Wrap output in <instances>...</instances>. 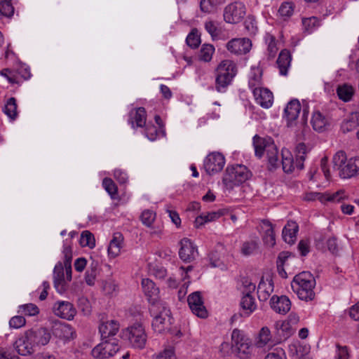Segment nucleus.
I'll use <instances>...</instances> for the list:
<instances>
[{"instance_id": "f257e3e1", "label": "nucleus", "mask_w": 359, "mask_h": 359, "mask_svg": "<svg viewBox=\"0 0 359 359\" xmlns=\"http://www.w3.org/2000/svg\"><path fill=\"white\" fill-rule=\"evenodd\" d=\"M316 286V280L313 274L309 271H303L296 275L292 282V288L298 297L306 302L311 301L315 298L313 289Z\"/></svg>"}, {"instance_id": "f03ea898", "label": "nucleus", "mask_w": 359, "mask_h": 359, "mask_svg": "<svg viewBox=\"0 0 359 359\" xmlns=\"http://www.w3.org/2000/svg\"><path fill=\"white\" fill-rule=\"evenodd\" d=\"M308 153L307 147L304 143H299L295 149V161L292 154L287 149L282 150V166L285 172H292L294 168L299 170L304 168V161Z\"/></svg>"}, {"instance_id": "7ed1b4c3", "label": "nucleus", "mask_w": 359, "mask_h": 359, "mask_svg": "<svg viewBox=\"0 0 359 359\" xmlns=\"http://www.w3.org/2000/svg\"><path fill=\"white\" fill-rule=\"evenodd\" d=\"M250 172L243 165L236 164L228 166L225 170L222 181L226 189H231L249 179Z\"/></svg>"}, {"instance_id": "20e7f679", "label": "nucleus", "mask_w": 359, "mask_h": 359, "mask_svg": "<svg viewBox=\"0 0 359 359\" xmlns=\"http://www.w3.org/2000/svg\"><path fill=\"white\" fill-rule=\"evenodd\" d=\"M216 72V90L218 92H223L236 74V65L231 60H223L218 65Z\"/></svg>"}, {"instance_id": "39448f33", "label": "nucleus", "mask_w": 359, "mask_h": 359, "mask_svg": "<svg viewBox=\"0 0 359 359\" xmlns=\"http://www.w3.org/2000/svg\"><path fill=\"white\" fill-rule=\"evenodd\" d=\"M142 287L147 300L151 304L150 313L155 314L158 311V305L165 304L160 299L159 289L149 278L142 279Z\"/></svg>"}, {"instance_id": "423d86ee", "label": "nucleus", "mask_w": 359, "mask_h": 359, "mask_svg": "<svg viewBox=\"0 0 359 359\" xmlns=\"http://www.w3.org/2000/svg\"><path fill=\"white\" fill-rule=\"evenodd\" d=\"M124 336L128 339L130 345L135 348L142 349L147 342V334L144 328L140 323H135L128 327L124 332Z\"/></svg>"}, {"instance_id": "0eeeda50", "label": "nucleus", "mask_w": 359, "mask_h": 359, "mask_svg": "<svg viewBox=\"0 0 359 359\" xmlns=\"http://www.w3.org/2000/svg\"><path fill=\"white\" fill-rule=\"evenodd\" d=\"M119 348L120 346L115 339L102 340L93 348L91 354L93 358L108 359L114 356Z\"/></svg>"}, {"instance_id": "6e6552de", "label": "nucleus", "mask_w": 359, "mask_h": 359, "mask_svg": "<svg viewBox=\"0 0 359 359\" xmlns=\"http://www.w3.org/2000/svg\"><path fill=\"white\" fill-rule=\"evenodd\" d=\"M231 339L233 346L238 350L239 357L241 359L249 358L253 348L250 340L245 337L241 331L237 329L233 330Z\"/></svg>"}, {"instance_id": "1a4fd4ad", "label": "nucleus", "mask_w": 359, "mask_h": 359, "mask_svg": "<svg viewBox=\"0 0 359 359\" xmlns=\"http://www.w3.org/2000/svg\"><path fill=\"white\" fill-rule=\"evenodd\" d=\"M151 315L154 316L152 327L155 332L161 333L168 327L171 320L170 311L165 304L158 305V311L155 314L151 313Z\"/></svg>"}, {"instance_id": "9d476101", "label": "nucleus", "mask_w": 359, "mask_h": 359, "mask_svg": "<svg viewBox=\"0 0 359 359\" xmlns=\"http://www.w3.org/2000/svg\"><path fill=\"white\" fill-rule=\"evenodd\" d=\"M224 165V156L219 152L209 154L203 161V168L209 175H213L221 172Z\"/></svg>"}, {"instance_id": "9b49d317", "label": "nucleus", "mask_w": 359, "mask_h": 359, "mask_svg": "<svg viewBox=\"0 0 359 359\" xmlns=\"http://www.w3.org/2000/svg\"><path fill=\"white\" fill-rule=\"evenodd\" d=\"M245 15V6L241 2L236 1L229 4L224 11V19L228 23H237Z\"/></svg>"}, {"instance_id": "f8f14e48", "label": "nucleus", "mask_w": 359, "mask_h": 359, "mask_svg": "<svg viewBox=\"0 0 359 359\" xmlns=\"http://www.w3.org/2000/svg\"><path fill=\"white\" fill-rule=\"evenodd\" d=\"M187 302L194 314L201 318H205L208 316V311L204 306L200 292H194L189 294L187 298Z\"/></svg>"}, {"instance_id": "ddd939ff", "label": "nucleus", "mask_w": 359, "mask_h": 359, "mask_svg": "<svg viewBox=\"0 0 359 359\" xmlns=\"http://www.w3.org/2000/svg\"><path fill=\"white\" fill-rule=\"evenodd\" d=\"M53 311L57 316L71 320L76 314V309L74 305L67 301H57L53 306Z\"/></svg>"}, {"instance_id": "4468645a", "label": "nucleus", "mask_w": 359, "mask_h": 359, "mask_svg": "<svg viewBox=\"0 0 359 359\" xmlns=\"http://www.w3.org/2000/svg\"><path fill=\"white\" fill-rule=\"evenodd\" d=\"M27 332L29 337V340L33 342L34 346L46 345L51 338L50 332L45 327L31 329L27 330Z\"/></svg>"}, {"instance_id": "2eb2a0df", "label": "nucleus", "mask_w": 359, "mask_h": 359, "mask_svg": "<svg viewBox=\"0 0 359 359\" xmlns=\"http://www.w3.org/2000/svg\"><path fill=\"white\" fill-rule=\"evenodd\" d=\"M179 256L185 262H191L195 259L198 255L197 250L190 239L184 238L180 241Z\"/></svg>"}, {"instance_id": "dca6fc26", "label": "nucleus", "mask_w": 359, "mask_h": 359, "mask_svg": "<svg viewBox=\"0 0 359 359\" xmlns=\"http://www.w3.org/2000/svg\"><path fill=\"white\" fill-rule=\"evenodd\" d=\"M251 46V41L249 39H233L226 43V48L232 53L243 55L250 51Z\"/></svg>"}, {"instance_id": "f3484780", "label": "nucleus", "mask_w": 359, "mask_h": 359, "mask_svg": "<svg viewBox=\"0 0 359 359\" xmlns=\"http://www.w3.org/2000/svg\"><path fill=\"white\" fill-rule=\"evenodd\" d=\"M54 287L57 292L63 294L67 289V283L64 273V266L62 262H59L55 266L53 270Z\"/></svg>"}, {"instance_id": "a211bd4d", "label": "nucleus", "mask_w": 359, "mask_h": 359, "mask_svg": "<svg viewBox=\"0 0 359 359\" xmlns=\"http://www.w3.org/2000/svg\"><path fill=\"white\" fill-rule=\"evenodd\" d=\"M14 346L17 352L21 355H30L34 352L35 346L29 340L27 331L15 341Z\"/></svg>"}, {"instance_id": "6ab92c4d", "label": "nucleus", "mask_w": 359, "mask_h": 359, "mask_svg": "<svg viewBox=\"0 0 359 359\" xmlns=\"http://www.w3.org/2000/svg\"><path fill=\"white\" fill-rule=\"evenodd\" d=\"M273 144L271 137H262L255 135L253 137V146L256 156L261 158L268 149H273Z\"/></svg>"}, {"instance_id": "aec40b11", "label": "nucleus", "mask_w": 359, "mask_h": 359, "mask_svg": "<svg viewBox=\"0 0 359 359\" xmlns=\"http://www.w3.org/2000/svg\"><path fill=\"white\" fill-rule=\"evenodd\" d=\"M271 309L280 314L287 313L291 309V302L290 299L285 296H273L270 300Z\"/></svg>"}, {"instance_id": "412c9836", "label": "nucleus", "mask_w": 359, "mask_h": 359, "mask_svg": "<svg viewBox=\"0 0 359 359\" xmlns=\"http://www.w3.org/2000/svg\"><path fill=\"white\" fill-rule=\"evenodd\" d=\"M54 336L62 339H71L75 337L74 328L69 324L62 322L55 323L53 328Z\"/></svg>"}, {"instance_id": "4be33fe9", "label": "nucleus", "mask_w": 359, "mask_h": 359, "mask_svg": "<svg viewBox=\"0 0 359 359\" xmlns=\"http://www.w3.org/2000/svg\"><path fill=\"white\" fill-rule=\"evenodd\" d=\"M253 94L257 104L264 108H269L272 105L273 96L272 93L266 88H255Z\"/></svg>"}, {"instance_id": "5701e85b", "label": "nucleus", "mask_w": 359, "mask_h": 359, "mask_svg": "<svg viewBox=\"0 0 359 359\" xmlns=\"http://www.w3.org/2000/svg\"><path fill=\"white\" fill-rule=\"evenodd\" d=\"M301 111V104L298 100L294 99L289 102L285 109V114L287 126H292L297 118Z\"/></svg>"}, {"instance_id": "b1692460", "label": "nucleus", "mask_w": 359, "mask_h": 359, "mask_svg": "<svg viewBox=\"0 0 359 359\" xmlns=\"http://www.w3.org/2000/svg\"><path fill=\"white\" fill-rule=\"evenodd\" d=\"M359 173V157L351 158L346 161L339 175L342 178H349Z\"/></svg>"}, {"instance_id": "393cba45", "label": "nucleus", "mask_w": 359, "mask_h": 359, "mask_svg": "<svg viewBox=\"0 0 359 359\" xmlns=\"http://www.w3.org/2000/svg\"><path fill=\"white\" fill-rule=\"evenodd\" d=\"M119 329V324L114 320L102 322L99 326L102 340L116 334Z\"/></svg>"}, {"instance_id": "a878e982", "label": "nucleus", "mask_w": 359, "mask_h": 359, "mask_svg": "<svg viewBox=\"0 0 359 359\" xmlns=\"http://www.w3.org/2000/svg\"><path fill=\"white\" fill-rule=\"evenodd\" d=\"M273 291V283L271 278H262L257 287L258 297L260 300H266Z\"/></svg>"}, {"instance_id": "bb28decb", "label": "nucleus", "mask_w": 359, "mask_h": 359, "mask_svg": "<svg viewBox=\"0 0 359 359\" xmlns=\"http://www.w3.org/2000/svg\"><path fill=\"white\" fill-rule=\"evenodd\" d=\"M262 228L264 229L263 241L265 245L273 247L276 244V238L273 224L267 219L262 221Z\"/></svg>"}, {"instance_id": "cd10ccee", "label": "nucleus", "mask_w": 359, "mask_h": 359, "mask_svg": "<svg viewBox=\"0 0 359 359\" xmlns=\"http://www.w3.org/2000/svg\"><path fill=\"white\" fill-rule=\"evenodd\" d=\"M290 62L291 55L290 52L286 49L281 50L277 60V65L281 75H287Z\"/></svg>"}, {"instance_id": "c85d7f7f", "label": "nucleus", "mask_w": 359, "mask_h": 359, "mask_svg": "<svg viewBox=\"0 0 359 359\" xmlns=\"http://www.w3.org/2000/svg\"><path fill=\"white\" fill-rule=\"evenodd\" d=\"M274 326L277 341H281L291 335V328L289 322L277 321Z\"/></svg>"}, {"instance_id": "c756f323", "label": "nucleus", "mask_w": 359, "mask_h": 359, "mask_svg": "<svg viewBox=\"0 0 359 359\" xmlns=\"http://www.w3.org/2000/svg\"><path fill=\"white\" fill-rule=\"evenodd\" d=\"M298 229L299 226L296 222H288L283 229V238L284 241L289 244L294 243Z\"/></svg>"}, {"instance_id": "7c9ffc66", "label": "nucleus", "mask_w": 359, "mask_h": 359, "mask_svg": "<svg viewBox=\"0 0 359 359\" xmlns=\"http://www.w3.org/2000/svg\"><path fill=\"white\" fill-rule=\"evenodd\" d=\"M359 126V112L351 114L341 123L343 133L352 131Z\"/></svg>"}, {"instance_id": "2f4dec72", "label": "nucleus", "mask_w": 359, "mask_h": 359, "mask_svg": "<svg viewBox=\"0 0 359 359\" xmlns=\"http://www.w3.org/2000/svg\"><path fill=\"white\" fill-rule=\"evenodd\" d=\"M130 122L134 128V123L137 127H143L146 123V110L144 107H139L135 111L130 114Z\"/></svg>"}, {"instance_id": "473e14b6", "label": "nucleus", "mask_w": 359, "mask_h": 359, "mask_svg": "<svg viewBox=\"0 0 359 359\" xmlns=\"http://www.w3.org/2000/svg\"><path fill=\"white\" fill-rule=\"evenodd\" d=\"M226 3V0H201L200 10L204 13H211Z\"/></svg>"}, {"instance_id": "72a5a7b5", "label": "nucleus", "mask_w": 359, "mask_h": 359, "mask_svg": "<svg viewBox=\"0 0 359 359\" xmlns=\"http://www.w3.org/2000/svg\"><path fill=\"white\" fill-rule=\"evenodd\" d=\"M123 241L122 235L120 233H114L112 240L110 241L108 247V253L112 257L118 256L121 252V243Z\"/></svg>"}, {"instance_id": "f704fd0d", "label": "nucleus", "mask_w": 359, "mask_h": 359, "mask_svg": "<svg viewBox=\"0 0 359 359\" xmlns=\"http://www.w3.org/2000/svg\"><path fill=\"white\" fill-rule=\"evenodd\" d=\"M241 306L247 316L251 314L256 309V304L251 294H244L241 301Z\"/></svg>"}, {"instance_id": "c9c22d12", "label": "nucleus", "mask_w": 359, "mask_h": 359, "mask_svg": "<svg viewBox=\"0 0 359 359\" xmlns=\"http://www.w3.org/2000/svg\"><path fill=\"white\" fill-rule=\"evenodd\" d=\"M311 123L315 130L322 132L325 130L327 121L320 111H316L313 114Z\"/></svg>"}, {"instance_id": "e433bc0d", "label": "nucleus", "mask_w": 359, "mask_h": 359, "mask_svg": "<svg viewBox=\"0 0 359 359\" xmlns=\"http://www.w3.org/2000/svg\"><path fill=\"white\" fill-rule=\"evenodd\" d=\"M337 93L339 99L344 102H348L354 94V89L351 86L344 84L337 88Z\"/></svg>"}, {"instance_id": "4c0bfd02", "label": "nucleus", "mask_w": 359, "mask_h": 359, "mask_svg": "<svg viewBox=\"0 0 359 359\" xmlns=\"http://www.w3.org/2000/svg\"><path fill=\"white\" fill-rule=\"evenodd\" d=\"M222 215L220 211L211 212L205 215H200L196 218L195 224L197 227L202 226L203 224L216 220Z\"/></svg>"}, {"instance_id": "58836bf2", "label": "nucleus", "mask_w": 359, "mask_h": 359, "mask_svg": "<svg viewBox=\"0 0 359 359\" xmlns=\"http://www.w3.org/2000/svg\"><path fill=\"white\" fill-rule=\"evenodd\" d=\"M5 114L12 120H15L18 116L17 112V103L14 97H11L8 100L5 107Z\"/></svg>"}, {"instance_id": "ea45409f", "label": "nucleus", "mask_w": 359, "mask_h": 359, "mask_svg": "<svg viewBox=\"0 0 359 359\" xmlns=\"http://www.w3.org/2000/svg\"><path fill=\"white\" fill-rule=\"evenodd\" d=\"M98 262H93L90 266L89 269L86 272L85 280L88 285H93L95 283V278L98 273Z\"/></svg>"}, {"instance_id": "a19ab883", "label": "nucleus", "mask_w": 359, "mask_h": 359, "mask_svg": "<svg viewBox=\"0 0 359 359\" xmlns=\"http://www.w3.org/2000/svg\"><path fill=\"white\" fill-rule=\"evenodd\" d=\"M271 334L269 329L267 327H263L259 331L256 345L259 348L264 347L271 341Z\"/></svg>"}, {"instance_id": "79ce46f5", "label": "nucleus", "mask_w": 359, "mask_h": 359, "mask_svg": "<svg viewBox=\"0 0 359 359\" xmlns=\"http://www.w3.org/2000/svg\"><path fill=\"white\" fill-rule=\"evenodd\" d=\"M79 243L82 247H88L90 248H93L95 245L94 236L89 231H83L81 233Z\"/></svg>"}, {"instance_id": "37998d69", "label": "nucleus", "mask_w": 359, "mask_h": 359, "mask_svg": "<svg viewBox=\"0 0 359 359\" xmlns=\"http://www.w3.org/2000/svg\"><path fill=\"white\" fill-rule=\"evenodd\" d=\"M187 44L191 48H196L201 43V37L196 28L193 29L186 39Z\"/></svg>"}, {"instance_id": "c03bdc74", "label": "nucleus", "mask_w": 359, "mask_h": 359, "mask_svg": "<svg viewBox=\"0 0 359 359\" xmlns=\"http://www.w3.org/2000/svg\"><path fill=\"white\" fill-rule=\"evenodd\" d=\"M347 158L345 152L343 151H339L333 156V168L337 170H339L340 172L341 170V168L344 167Z\"/></svg>"}, {"instance_id": "a18cd8bd", "label": "nucleus", "mask_w": 359, "mask_h": 359, "mask_svg": "<svg viewBox=\"0 0 359 359\" xmlns=\"http://www.w3.org/2000/svg\"><path fill=\"white\" fill-rule=\"evenodd\" d=\"M215 52V48L210 44H203L200 50L199 57L204 62L211 60L212 54Z\"/></svg>"}, {"instance_id": "49530a36", "label": "nucleus", "mask_w": 359, "mask_h": 359, "mask_svg": "<svg viewBox=\"0 0 359 359\" xmlns=\"http://www.w3.org/2000/svg\"><path fill=\"white\" fill-rule=\"evenodd\" d=\"M266 41L268 43L267 54L269 59L274 58L278 51L276 38L270 34L266 36Z\"/></svg>"}, {"instance_id": "de8ad7c7", "label": "nucleus", "mask_w": 359, "mask_h": 359, "mask_svg": "<svg viewBox=\"0 0 359 359\" xmlns=\"http://www.w3.org/2000/svg\"><path fill=\"white\" fill-rule=\"evenodd\" d=\"M11 0H0V14L10 18L13 15L14 8L11 4Z\"/></svg>"}, {"instance_id": "09e8293b", "label": "nucleus", "mask_w": 359, "mask_h": 359, "mask_svg": "<svg viewBox=\"0 0 359 359\" xmlns=\"http://www.w3.org/2000/svg\"><path fill=\"white\" fill-rule=\"evenodd\" d=\"M205 29L210 34L213 39H217L221 31L218 27V22L216 21L208 20L205 22Z\"/></svg>"}, {"instance_id": "8fccbe9b", "label": "nucleus", "mask_w": 359, "mask_h": 359, "mask_svg": "<svg viewBox=\"0 0 359 359\" xmlns=\"http://www.w3.org/2000/svg\"><path fill=\"white\" fill-rule=\"evenodd\" d=\"M102 185L107 192L111 196V198H116L117 195V187L114 181L110 178H104L102 181Z\"/></svg>"}, {"instance_id": "3c124183", "label": "nucleus", "mask_w": 359, "mask_h": 359, "mask_svg": "<svg viewBox=\"0 0 359 359\" xmlns=\"http://www.w3.org/2000/svg\"><path fill=\"white\" fill-rule=\"evenodd\" d=\"M258 248V243L255 241H246L241 247V252L245 256L253 254Z\"/></svg>"}, {"instance_id": "603ef678", "label": "nucleus", "mask_w": 359, "mask_h": 359, "mask_svg": "<svg viewBox=\"0 0 359 359\" xmlns=\"http://www.w3.org/2000/svg\"><path fill=\"white\" fill-rule=\"evenodd\" d=\"M269 163L273 167L276 168L278 164V149L273 144V149H268L266 151Z\"/></svg>"}, {"instance_id": "864d4df0", "label": "nucleus", "mask_w": 359, "mask_h": 359, "mask_svg": "<svg viewBox=\"0 0 359 359\" xmlns=\"http://www.w3.org/2000/svg\"><path fill=\"white\" fill-rule=\"evenodd\" d=\"M140 219L145 226L150 227L156 219V213L153 211L146 210L142 212Z\"/></svg>"}, {"instance_id": "5fc2aeb1", "label": "nucleus", "mask_w": 359, "mask_h": 359, "mask_svg": "<svg viewBox=\"0 0 359 359\" xmlns=\"http://www.w3.org/2000/svg\"><path fill=\"white\" fill-rule=\"evenodd\" d=\"M62 253L64 255L63 265L72 264V250L70 243L67 241L64 242Z\"/></svg>"}, {"instance_id": "6e6d98bb", "label": "nucleus", "mask_w": 359, "mask_h": 359, "mask_svg": "<svg viewBox=\"0 0 359 359\" xmlns=\"http://www.w3.org/2000/svg\"><path fill=\"white\" fill-rule=\"evenodd\" d=\"M294 11L293 4L290 2H285L281 4L278 12L281 16L290 17Z\"/></svg>"}, {"instance_id": "4d7b16f0", "label": "nucleus", "mask_w": 359, "mask_h": 359, "mask_svg": "<svg viewBox=\"0 0 359 359\" xmlns=\"http://www.w3.org/2000/svg\"><path fill=\"white\" fill-rule=\"evenodd\" d=\"M22 313L27 316H35L39 313V308L33 304H25L20 306Z\"/></svg>"}, {"instance_id": "13d9d810", "label": "nucleus", "mask_w": 359, "mask_h": 359, "mask_svg": "<svg viewBox=\"0 0 359 359\" xmlns=\"http://www.w3.org/2000/svg\"><path fill=\"white\" fill-rule=\"evenodd\" d=\"M26 320L23 316H17L11 318L9 321V325L11 327L13 328H20L25 325Z\"/></svg>"}, {"instance_id": "bf43d9fd", "label": "nucleus", "mask_w": 359, "mask_h": 359, "mask_svg": "<svg viewBox=\"0 0 359 359\" xmlns=\"http://www.w3.org/2000/svg\"><path fill=\"white\" fill-rule=\"evenodd\" d=\"M146 136L149 140L154 141L156 139L158 135V130L154 125H147L145 129Z\"/></svg>"}, {"instance_id": "052dcab7", "label": "nucleus", "mask_w": 359, "mask_h": 359, "mask_svg": "<svg viewBox=\"0 0 359 359\" xmlns=\"http://www.w3.org/2000/svg\"><path fill=\"white\" fill-rule=\"evenodd\" d=\"M155 359H177L174 351L172 348H166L159 353Z\"/></svg>"}, {"instance_id": "680f3d73", "label": "nucleus", "mask_w": 359, "mask_h": 359, "mask_svg": "<svg viewBox=\"0 0 359 359\" xmlns=\"http://www.w3.org/2000/svg\"><path fill=\"white\" fill-rule=\"evenodd\" d=\"M290 256L291 253L289 252L283 251L280 252L276 261L277 269H280V267L283 266L285 262Z\"/></svg>"}, {"instance_id": "e2e57ef3", "label": "nucleus", "mask_w": 359, "mask_h": 359, "mask_svg": "<svg viewBox=\"0 0 359 359\" xmlns=\"http://www.w3.org/2000/svg\"><path fill=\"white\" fill-rule=\"evenodd\" d=\"M337 359H348L349 354L347 346H340L339 344H337Z\"/></svg>"}, {"instance_id": "0e129e2a", "label": "nucleus", "mask_w": 359, "mask_h": 359, "mask_svg": "<svg viewBox=\"0 0 359 359\" xmlns=\"http://www.w3.org/2000/svg\"><path fill=\"white\" fill-rule=\"evenodd\" d=\"M328 250L332 254H336L339 251L337 240L336 237H331L327 241Z\"/></svg>"}, {"instance_id": "69168bd1", "label": "nucleus", "mask_w": 359, "mask_h": 359, "mask_svg": "<svg viewBox=\"0 0 359 359\" xmlns=\"http://www.w3.org/2000/svg\"><path fill=\"white\" fill-rule=\"evenodd\" d=\"M318 22V19L315 17L305 18L302 20V24L306 31H311Z\"/></svg>"}, {"instance_id": "338daca9", "label": "nucleus", "mask_w": 359, "mask_h": 359, "mask_svg": "<svg viewBox=\"0 0 359 359\" xmlns=\"http://www.w3.org/2000/svg\"><path fill=\"white\" fill-rule=\"evenodd\" d=\"M114 176L120 184H125L128 181L127 174L121 169H116L114 172Z\"/></svg>"}, {"instance_id": "774afa93", "label": "nucleus", "mask_w": 359, "mask_h": 359, "mask_svg": "<svg viewBox=\"0 0 359 359\" xmlns=\"http://www.w3.org/2000/svg\"><path fill=\"white\" fill-rule=\"evenodd\" d=\"M283 349H275L273 352L268 353L264 359H283Z\"/></svg>"}]
</instances>
